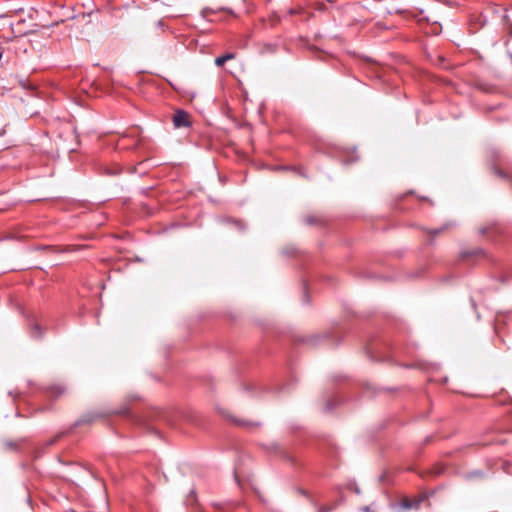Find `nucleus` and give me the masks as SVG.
Returning a JSON list of instances; mask_svg holds the SVG:
<instances>
[{"instance_id": "20e7f679", "label": "nucleus", "mask_w": 512, "mask_h": 512, "mask_svg": "<svg viewBox=\"0 0 512 512\" xmlns=\"http://www.w3.org/2000/svg\"><path fill=\"white\" fill-rule=\"evenodd\" d=\"M417 505H418V502L416 504H414L408 500L403 502L404 508H414V507H417Z\"/></svg>"}, {"instance_id": "39448f33", "label": "nucleus", "mask_w": 512, "mask_h": 512, "mask_svg": "<svg viewBox=\"0 0 512 512\" xmlns=\"http://www.w3.org/2000/svg\"><path fill=\"white\" fill-rule=\"evenodd\" d=\"M364 511H365V512H370V508H369V507H365V508H364Z\"/></svg>"}, {"instance_id": "7ed1b4c3", "label": "nucleus", "mask_w": 512, "mask_h": 512, "mask_svg": "<svg viewBox=\"0 0 512 512\" xmlns=\"http://www.w3.org/2000/svg\"><path fill=\"white\" fill-rule=\"evenodd\" d=\"M31 334L35 338H39L41 336V330H40V326H39L38 323L32 324V332H31Z\"/></svg>"}, {"instance_id": "f257e3e1", "label": "nucleus", "mask_w": 512, "mask_h": 512, "mask_svg": "<svg viewBox=\"0 0 512 512\" xmlns=\"http://www.w3.org/2000/svg\"><path fill=\"white\" fill-rule=\"evenodd\" d=\"M173 124L175 128L189 127L191 125L190 115L183 110L176 111L173 116Z\"/></svg>"}, {"instance_id": "f03ea898", "label": "nucleus", "mask_w": 512, "mask_h": 512, "mask_svg": "<svg viewBox=\"0 0 512 512\" xmlns=\"http://www.w3.org/2000/svg\"><path fill=\"white\" fill-rule=\"evenodd\" d=\"M234 58V54L232 53H229V54H226V55H223V56H220V57H217L215 59V64L217 66H223L224 63L227 61V60H230V59H233Z\"/></svg>"}]
</instances>
